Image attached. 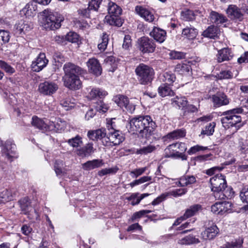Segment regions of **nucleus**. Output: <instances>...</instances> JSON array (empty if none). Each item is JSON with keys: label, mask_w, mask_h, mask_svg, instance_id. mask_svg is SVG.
I'll return each mask as SVG.
<instances>
[{"label": "nucleus", "mask_w": 248, "mask_h": 248, "mask_svg": "<svg viewBox=\"0 0 248 248\" xmlns=\"http://www.w3.org/2000/svg\"><path fill=\"white\" fill-rule=\"evenodd\" d=\"M36 9V5L34 2H29L20 11V14L24 15L26 17L32 16Z\"/></svg>", "instance_id": "c756f323"}, {"label": "nucleus", "mask_w": 248, "mask_h": 248, "mask_svg": "<svg viewBox=\"0 0 248 248\" xmlns=\"http://www.w3.org/2000/svg\"><path fill=\"white\" fill-rule=\"evenodd\" d=\"M170 86V85L167 84H161L158 88V93L159 95L162 97L174 95V93Z\"/></svg>", "instance_id": "bb28decb"}, {"label": "nucleus", "mask_w": 248, "mask_h": 248, "mask_svg": "<svg viewBox=\"0 0 248 248\" xmlns=\"http://www.w3.org/2000/svg\"><path fill=\"white\" fill-rule=\"evenodd\" d=\"M107 133L105 128H102L94 130L89 131L87 136L90 140L94 141L101 140L104 145V141L106 140L104 139L105 137H107Z\"/></svg>", "instance_id": "a211bd4d"}, {"label": "nucleus", "mask_w": 248, "mask_h": 248, "mask_svg": "<svg viewBox=\"0 0 248 248\" xmlns=\"http://www.w3.org/2000/svg\"><path fill=\"white\" fill-rule=\"evenodd\" d=\"M181 153L176 150L175 151L169 150L166 152V148L165 149V157H166L179 158Z\"/></svg>", "instance_id": "bf43d9fd"}, {"label": "nucleus", "mask_w": 248, "mask_h": 248, "mask_svg": "<svg viewBox=\"0 0 248 248\" xmlns=\"http://www.w3.org/2000/svg\"><path fill=\"white\" fill-rule=\"evenodd\" d=\"M212 191H221L229 188L225 176L222 174H217L210 179Z\"/></svg>", "instance_id": "1a4fd4ad"}, {"label": "nucleus", "mask_w": 248, "mask_h": 248, "mask_svg": "<svg viewBox=\"0 0 248 248\" xmlns=\"http://www.w3.org/2000/svg\"><path fill=\"white\" fill-rule=\"evenodd\" d=\"M175 148H178L181 152H185L186 150V144L185 143L180 142V143H175L169 145L166 148V152L169 150H172L173 151H175Z\"/></svg>", "instance_id": "58836bf2"}, {"label": "nucleus", "mask_w": 248, "mask_h": 248, "mask_svg": "<svg viewBox=\"0 0 248 248\" xmlns=\"http://www.w3.org/2000/svg\"><path fill=\"white\" fill-rule=\"evenodd\" d=\"M216 28L215 26H210L203 32L202 35L206 37L214 38L216 36Z\"/></svg>", "instance_id": "09e8293b"}, {"label": "nucleus", "mask_w": 248, "mask_h": 248, "mask_svg": "<svg viewBox=\"0 0 248 248\" xmlns=\"http://www.w3.org/2000/svg\"><path fill=\"white\" fill-rule=\"evenodd\" d=\"M0 68L9 75H12L16 72L15 69L13 67L2 60H0Z\"/></svg>", "instance_id": "c03bdc74"}, {"label": "nucleus", "mask_w": 248, "mask_h": 248, "mask_svg": "<svg viewBox=\"0 0 248 248\" xmlns=\"http://www.w3.org/2000/svg\"><path fill=\"white\" fill-rule=\"evenodd\" d=\"M107 10L109 16H107L105 19L110 25L121 27L123 25L122 20L119 16L122 13V9L115 3L108 0Z\"/></svg>", "instance_id": "423d86ee"}, {"label": "nucleus", "mask_w": 248, "mask_h": 248, "mask_svg": "<svg viewBox=\"0 0 248 248\" xmlns=\"http://www.w3.org/2000/svg\"><path fill=\"white\" fill-rule=\"evenodd\" d=\"M64 75L62 78L63 85L72 91H76L82 87V82L79 77L84 74L85 71L80 67L72 62H66L63 66Z\"/></svg>", "instance_id": "f03ea898"}, {"label": "nucleus", "mask_w": 248, "mask_h": 248, "mask_svg": "<svg viewBox=\"0 0 248 248\" xmlns=\"http://www.w3.org/2000/svg\"><path fill=\"white\" fill-rule=\"evenodd\" d=\"M213 103V107L217 108L223 106H226L230 103V99L223 92H217L210 97Z\"/></svg>", "instance_id": "9b49d317"}, {"label": "nucleus", "mask_w": 248, "mask_h": 248, "mask_svg": "<svg viewBox=\"0 0 248 248\" xmlns=\"http://www.w3.org/2000/svg\"><path fill=\"white\" fill-rule=\"evenodd\" d=\"M243 113L244 110L242 107H237L223 112L222 115L223 117L221 119L223 126L227 128L231 127L239 128L243 125L240 114Z\"/></svg>", "instance_id": "20e7f679"}, {"label": "nucleus", "mask_w": 248, "mask_h": 248, "mask_svg": "<svg viewBox=\"0 0 248 248\" xmlns=\"http://www.w3.org/2000/svg\"><path fill=\"white\" fill-rule=\"evenodd\" d=\"M63 161L56 160L54 164V170L57 175H61L62 173V168L63 167Z\"/></svg>", "instance_id": "6e6d98bb"}, {"label": "nucleus", "mask_w": 248, "mask_h": 248, "mask_svg": "<svg viewBox=\"0 0 248 248\" xmlns=\"http://www.w3.org/2000/svg\"><path fill=\"white\" fill-rule=\"evenodd\" d=\"M191 62L180 63L176 65L175 71L182 75L190 76L192 75Z\"/></svg>", "instance_id": "b1692460"}, {"label": "nucleus", "mask_w": 248, "mask_h": 248, "mask_svg": "<svg viewBox=\"0 0 248 248\" xmlns=\"http://www.w3.org/2000/svg\"><path fill=\"white\" fill-rule=\"evenodd\" d=\"M146 167L140 168L134 170L130 172V174L133 178H137L143 174L146 170Z\"/></svg>", "instance_id": "680f3d73"}, {"label": "nucleus", "mask_w": 248, "mask_h": 248, "mask_svg": "<svg viewBox=\"0 0 248 248\" xmlns=\"http://www.w3.org/2000/svg\"><path fill=\"white\" fill-rule=\"evenodd\" d=\"M63 20V17L58 13L45 10L41 15L39 22L44 29L55 30L60 28Z\"/></svg>", "instance_id": "7ed1b4c3"}, {"label": "nucleus", "mask_w": 248, "mask_h": 248, "mask_svg": "<svg viewBox=\"0 0 248 248\" xmlns=\"http://www.w3.org/2000/svg\"><path fill=\"white\" fill-rule=\"evenodd\" d=\"M93 107L97 111L106 112L108 109L107 105L105 104L102 100H99L94 103Z\"/></svg>", "instance_id": "8fccbe9b"}, {"label": "nucleus", "mask_w": 248, "mask_h": 248, "mask_svg": "<svg viewBox=\"0 0 248 248\" xmlns=\"http://www.w3.org/2000/svg\"><path fill=\"white\" fill-rule=\"evenodd\" d=\"M15 28L16 30V33L19 34L26 33V32L30 30V26L24 21H20L15 25Z\"/></svg>", "instance_id": "e433bc0d"}, {"label": "nucleus", "mask_w": 248, "mask_h": 248, "mask_svg": "<svg viewBox=\"0 0 248 248\" xmlns=\"http://www.w3.org/2000/svg\"><path fill=\"white\" fill-rule=\"evenodd\" d=\"M182 34L186 36L189 39H192L196 37L197 31L194 28L186 27L183 30Z\"/></svg>", "instance_id": "ea45409f"}, {"label": "nucleus", "mask_w": 248, "mask_h": 248, "mask_svg": "<svg viewBox=\"0 0 248 248\" xmlns=\"http://www.w3.org/2000/svg\"><path fill=\"white\" fill-rule=\"evenodd\" d=\"M53 59L55 62V65L57 67L61 65L63 62L65 61L64 57L60 52L56 51L53 55Z\"/></svg>", "instance_id": "37998d69"}, {"label": "nucleus", "mask_w": 248, "mask_h": 248, "mask_svg": "<svg viewBox=\"0 0 248 248\" xmlns=\"http://www.w3.org/2000/svg\"><path fill=\"white\" fill-rule=\"evenodd\" d=\"M138 47L142 53H153L155 51L156 45L153 39L143 36L138 40Z\"/></svg>", "instance_id": "6e6552de"}, {"label": "nucleus", "mask_w": 248, "mask_h": 248, "mask_svg": "<svg viewBox=\"0 0 248 248\" xmlns=\"http://www.w3.org/2000/svg\"><path fill=\"white\" fill-rule=\"evenodd\" d=\"M66 42L72 43H78L79 41V36L76 32L70 31L65 35Z\"/></svg>", "instance_id": "49530a36"}, {"label": "nucleus", "mask_w": 248, "mask_h": 248, "mask_svg": "<svg viewBox=\"0 0 248 248\" xmlns=\"http://www.w3.org/2000/svg\"><path fill=\"white\" fill-rule=\"evenodd\" d=\"M68 143L73 147H78L82 144V138L77 135L76 137L68 140Z\"/></svg>", "instance_id": "a18cd8bd"}, {"label": "nucleus", "mask_w": 248, "mask_h": 248, "mask_svg": "<svg viewBox=\"0 0 248 248\" xmlns=\"http://www.w3.org/2000/svg\"><path fill=\"white\" fill-rule=\"evenodd\" d=\"M115 102L121 108H124L128 104V98L123 95H118L114 98Z\"/></svg>", "instance_id": "4c0bfd02"}, {"label": "nucleus", "mask_w": 248, "mask_h": 248, "mask_svg": "<svg viewBox=\"0 0 248 248\" xmlns=\"http://www.w3.org/2000/svg\"><path fill=\"white\" fill-rule=\"evenodd\" d=\"M128 131L132 134L138 133L139 137L148 139L156 127V124L149 115H138L128 120Z\"/></svg>", "instance_id": "f257e3e1"}, {"label": "nucleus", "mask_w": 248, "mask_h": 248, "mask_svg": "<svg viewBox=\"0 0 248 248\" xmlns=\"http://www.w3.org/2000/svg\"><path fill=\"white\" fill-rule=\"evenodd\" d=\"M216 126V123L212 122L208 124L201 132L202 135H206L210 136L213 135L214 132V128Z\"/></svg>", "instance_id": "de8ad7c7"}, {"label": "nucleus", "mask_w": 248, "mask_h": 248, "mask_svg": "<svg viewBox=\"0 0 248 248\" xmlns=\"http://www.w3.org/2000/svg\"><path fill=\"white\" fill-rule=\"evenodd\" d=\"M239 196L243 202L248 203V186H245L242 189Z\"/></svg>", "instance_id": "5fc2aeb1"}, {"label": "nucleus", "mask_w": 248, "mask_h": 248, "mask_svg": "<svg viewBox=\"0 0 248 248\" xmlns=\"http://www.w3.org/2000/svg\"><path fill=\"white\" fill-rule=\"evenodd\" d=\"M169 55L170 58L173 60H181L186 58V53L180 51H171Z\"/></svg>", "instance_id": "864d4df0"}, {"label": "nucleus", "mask_w": 248, "mask_h": 248, "mask_svg": "<svg viewBox=\"0 0 248 248\" xmlns=\"http://www.w3.org/2000/svg\"><path fill=\"white\" fill-rule=\"evenodd\" d=\"M196 182V177L193 175H185L180 178L179 184L181 186H187Z\"/></svg>", "instance_id": "72a5a7b5"}, {"label": "nucleus", "mask_w": 248, "mask_h": 248, "mask_svg": "<svg viewBox=\"0 0 248 248\" xmlns=\"http://www.w3.org/2000/svg\"><path fill=\"white\" fill-rule=\"evenodd\" d=\"M58 88V85L56 83L46 81L39 84L38 91L44 95L50 96L57 92Z\"/></svg>", "instance_id": "f8f14e48"}, {"label": "nucleus", "mask_w": 248, "mask_h": 248, "mask_svg": "<svg viewBox=\"0 0 248 248\" xmlns=\"http://www.w3.org/2000/svg\"><path fill=\"white\" fill-rule=\"evenodd\" d=\"M116 172V170H115L113 168H109V169H102L101 170H99L98 172V174L100 176H103L104 175L110 174V173H115Z\"/></svg>", "instance_id": "69168bd1"}, {"label": "nucleus", "mask_w": 248, "mask_h": 248, "mask_svg": "<svg viewBox=\"0 0 248 248\" xmlns=\"http://www.w3.org/2000/svg\"><path fill=\"white\" fill-rule=\"evenodd\" d=\"M104 165L102 159H93L82 164V168L85 170H90L99 168Z\"/></svg>", "instance_id": "393cba45"}, {"label": "nucleus", "mask_w": 248, "mask_h": 248, "mask_svg": "<svg viewBox=\"0 0 248 248\" xmlns=\"http://www.w3.org/2000/svg\"><path fill=\"white\" fill-rule=\"evenodd\" d=\"M233 77L232 73L230 70H223L217 75L218 79H231Z\"/></svg>", "instance_id": "603ef678"}, {"label": "nucleus", "mask_w": 248, "mask_h": 248, "mask_svg": "<svg viewBox=\"0 0 248 248\" xmlns=\"http://www.w3.org/2000/svg\"><path fill=\"white\" fill-rule=\"evenodd\" d=\"M209 17L212 22L217 24H222L228 21L225 16L214 11L211 12Z\"/></svg>", "instance_id": "a878e982"}, {"label": "nucleus", "mask_w": 248, "mask_h": 248, "mask_svg": "<svg viewBox=\"0 0 248 248\" xmlns=\"http://www.w3.org/2000/svg\"><path fill=\"white\" fill-rule=\"evenodd\" d=\"M233 57V53L231 49L229 47H224L218 50L217 54V60L218 62L224 61H229Z\"/></svg>", "instance_id": "6ab92c4d"}, {"label": "nucleus", "mask_w": 248, "mask_h": 248, "mask_svg": "<svg viewBox=\"0 0 248 248\" xmlns=\"http://www.w3.org/2000/svg\"><path fill=\"white\" fill-rule=\"evenodd\" d=\"M182 15L184 18L187 21L193 20L195 18V15L194 12L190 10H187L183 12Z\"/></svg>", "instance_id": "4d7b16f0"}, {"label": "nucleus", "mask_w": 248, "mask_h": 248, "mask_svg": "<svg viewBox=\"0 0 248 248\" xmlns=\"http://www.w3.org/2000/svg\"><path fill=\"white\" fill-rule=\"evenodd\" d=\"M241 8L235 5H230L226 9V13L232 20H238L240 21L243 19V14L241 11Z\"/></svg>", "instance_id": "f3484780"}, {"label": "nucleus", "mask_w": 248, "mask_h": 248, "mask_svg": "<svg viewBox=\"0 0 248 248\" xmlns=\"http://www.w3.org/2000/svg\"><path fill=\"white\" fill-rule=\"evenodd\" d=\"M219 229L217 225L212 222H209L205 230L202 232V235L204 239H214L219 233Z\"/></svg>", "instance_id": "4468645a"}, {"label": "nucleus", "mask_w": 248, "mask_h": 248, "mask_svg": "<svg viewBox=\"0 0 248 248\" xmlns=\"http://www.w3.org/2000/svg\"><path fill=\"white\" fill-rule=\"evenodd\" d=\"M139 193H133L129 197L127 198V200L131 201V204L132 205H135L138 204L141 201L139 197H138Z\"/></svg>", "instance_id": "0e129e2a"}, {"label": "nucleus", "mask_w": 248, "mask_h": 248, "mask_svg": "<svg viewBox=\"0 0 248 248\" xmlns=\"http://www.w3.org/2000/svg\"><path fill=\"white\" fill-rule=\"evenodd\" d=\"M87 65L90 73L98 77L101 75L102 68L98 60L93 58L89 59L87 62Z\"/></svg>", "instance_id": "2eb2a0df"}, {"label": "nucleus", "mask_w": 248, "mask_h": 248, "mask_svg": "<svg viewBox=\"0 0 248 248\" xmlns=\"http://www.w3.org/2000/svg\"><path fill=\"white\" fill-rule=\"evenodd\" d=\"M102 0H91L89 3V8L97 11L101 3Z\"/></svg>", "instance_id": "052dcab7"}, {"label": "nucleus", "mask_w": 248, "mask_h": 248, "mask_svg": "<svg viewBox=\"0 0 248 248\" xmlns=\"http://www.w3.org/2000/svg\"><path fill=\"white\" fill-rule=\"evenodd\" d=\"M95 150L93 147V143H88L77 150L78 155L83 158L92 155Z\"/></svg>", "instance_id": "412c9836"}, {"label": "nucleus", "mask_w": 248, "mask_h": 248, "mask_svg": "<svg viewBox=\"0 0 248 248\" xmlns=\"http://www.w3.org/2000/svg\"><path fill=\"white\" fill-rule=\"evenodd\" d=\"M172 104L173 106L177 107L179 108H181L184 110L187 104V101L184 96L180 97L176 96L175 98L172 99Z\"/></svg>", "instance_id": "f704fd0d"}, {"label": "nucleus", "mask_w": 248, "mask_h": 248, "mask_svg": "<svg viewBox=\"0 0 248 248\" xmlns=\"http://www.w3.org/2000/svg\"><path fill=\"white\" fill-rule=\"evenodd\" d=\"M16 196V193H12V190L5 189L2 191L0 192V203H5L13 200Z\"/></svg>", "instance_id": "c85d7f7f"}, {"label": "nucleus", "mask_w": 248, "mask_h": 248, "mask_svg": "<svg viewBox=\"0 0 248 248\" xmlns=\"http://www.w3.org/2000/svg\"><path fill=\"white\" fill-rule=\"evenodd\" d=\"M150 35L156 42L162 43L166 39V32L165 30L159 28L154 27L153 30L150 32Z\"/></svg>", "instance_id": "aec40b11"}, {"label": "nucleus", "mask_w": 248, "mask_h": 248, "mask_svg": "<svg viewBox=\"0 0 248 248\" xmlns=\"http://www.w3.org/2000/svg\"><path fill=\"white\" fill-rule=\"evenodd\" d=\"M216 199L218 200H224L231 199L234 195V191L231 187L225 188L221 191H213Z\"/></svg>", "instance_id": "5701e85b"}, {"label": "nucleus", "mask_w": 248, "mask_h": 248, "mask_svg": "<svg viewBox=\"0 0 248 248\" xmlns=\"http://www.w3.org/2000/svg\"><path fill=\"white\" fill-rule=\"evenodd\" d=\"M135 71L140 84L146 85L152 83L155 78V71L152 67L140 63L136 67Z\"/></svg>", "instance_id": "39448f33"}, {"label": "nucleus", "mask_w": 248, "mask_h": 248, "mask_svg": "<svg viewBox=\"0 0 248 248\" xmlns=\"http://www.w3.org/2000/svg\"><path fill=\"white\" fill-rule=\"evenodd\" d=\"M156 149V147L151 144H149L147 146L143 147L139 149H138L136 152L137 154L140 155H147L151 153Z\"/></svg>", "instance_id": "a19ab883"}, {"label": "nucleus", "mask_w": 248, "mask_h": 248, "mask_svg": "<svg viewBox=\"0 0 248 248\" xmlns=\"http://www.w3.org/2000/svg\"><path fill=\"white\" fill-rule=\"evenodd\" d=\"M108 132L107 137L105 138L104 145L105 146H116L121 143L124 140V137L119 130H116L112 126V123L108 126Z\"/></svg>", "instance_id": "0eeeda50"}, {"label": "nucleus", "mask_w": 248, "mask_h": 248, "mask_svg": "<svg viewBox=\"0 0 248 248\" xmlns=\"http://www.w3.org/2000/svg\"><path fill=\"white\" fill-rule=\"evenodd\" d=\"M168 196V194H162L160 196L157 197L151 203L153 205H156L159 204L161 202L165 200L167 196Z\"/></svg>", "instance_id": "774afa93"}, {"label": "nucleus", "mask_w": 248, "mask_h": 248, "mask_svg": "<svg viewBox=\"0 0 248 248\" xmlns=\"http://www.w3.org/2000/svg\"><path fill=\"white\" fill-rule=\"evenodd\" d=\"M10 33L4 30H0V46L8 43L10 39Z\"/></svg>", "instance_id": "3c124183"}, {"label": "nucleus", "mask_w": 248, "mask_h": 248, "mask_svg": "<svg viewBox=\"0 0 248 248\" xmlns=\"http://www.w3.org/2000/svg\"><path fill=\"white\" fill-rule=\"evenodd\" d=\"M186 134V132L185 129H179L168 133L166 136L164 137L163 138H167L171 140L178 139L180 138L184 137Z\"/></svg>", "instance_id": "2f4dec72"}, {"label": "nucleus", "mask_w": 248, "mask_h": 248, "mask_svg": "<svg viewBox=\"0 0 248 248\" xmlns=\"http://www.w3.org/2000/svg\"><path fill=\"white\" fill-rule=\"evenodd\" d=\"M163 80L165 82V84L172 86L176 79L175 74L171 72L167 71L164 73L163 75Z\"/></svg>", "instance_id": "c9c22d12"}, {"label": "nucleus", "mask_w": 248, "mask_h": 248, "mask_svg": "<svg viewBox=\"0 0 248 248\" xmlns=\"http://www.w3.org/2000/svg\"><path fill=\"white\" fill-rule=\"evenodd\" d=\"M198 111L197 108L194 106L193 105L191 104H186V108H185L184 109V115H186L188 113L191 112H195Z\"/></svg>", "instance_id": "e2e57ef3"}, {"label": "nucleus", "mask_w": 248, "mask_h": 248, "mask_svg": "<svg viewBox=\"0 0 248 248\" xmlns=\"http://www.w3.org/2000/svg\"><path fill=\"white\" fill-rule=\"evenodd\" d=\"M232 207V204L229 202H217L211 206V211L216 214L223 215L230 212Z\"/></svg>", "instance_id": "ddd939ff"}, {"label": "nucleus", "mask_w": 248, "mask_h": 248, "mask_svg": "<svg viewBox=\"0 0 248 248\" xmlns=\"http://www.w3.org/2000/svg\"><path fill=\"white\" fill-rule=\"evenodd\" d=\"M131 45V36L129 35H125L123 44V47L125 49H128Z\"/></svg>", "instance_id": "338daca9"}, {"label": "nucleus", "mask_w": 248, "mask_h": 248, "mask_svg": "<svg viewBox=\"0 0 248 248\" xmlns=\"http://www.w3.org/2000/svg\"><path fill=\"white\" fill-rule=\"evenodd\" d=\"M21 211L25 214H28L31 210V202L28 197H25L18 202Z\"/></svg>", "instance_id": "473e14b6"}, {"label": "nucleus", "mask_w": 248, "mask_h": 248, "mask_svg": "<svg viewBox=\"0 0 248 248\" xmlns=\"http://www.w3.org/2000/svg\"><path fill=\"white\" fill-rule=\"evenodd\" d=\"M135 11L146 21L151 22L154 20V15L148 10L141 6H136Z\"/></svg>", "instance_id": "4be33fe9"}, {"label": "nucleus", "mask_w": 248, "mask_h": 248, "mask_svg": "<svg viewBox=\"0 0 248 248\" xmlns=\"http://www.w3.org/2000/svg\"><path fill=\"white\" fill-rule=\"evenodd\" d=\"M0 148L2 152V155L7 159L10 162L13 161L14 158L16 157V146L10 141H6L4 143H1Z\"/></svg>", "instance_id": "9d476101"}, {"label": "nucleus", "mask_w": 248, "mask_h": 248, "mask_svg": "<svg viewBox=\"0 0 248 248\" xmlns=\"http://www.w3.org/2000/svg\"><path fill=\"white\" fill-rule=\"evenodd\" d=\"M31 124L36 128L42 130H47L48 129V125L41 119L36 116L32 117Z\"/></svg>", "instance_id": "7c9ffc66"}, {"label": "nucleus", "mask_w": 248, "mask_h": 248, "mask_svg": "<svg viewBox=\"0 0 248 248\" xmlns=\"http://www.w3.org/2000/svg\"><path fill=\"white\" fill-rule=\"evenodd\" d=\"M109 40L108 35L106 32H103L101 38V42L98 45V48L101 51H104L107 46Z\"/></svg>", "instance_id": "79ce46f5"}, {"label": "nucleus", "mask_w": 248, "mask_h": 248, "mask_svg": "<svg viewBox=\"0 0 248 248\" xmlns=\"http://www.w3.org/2000/svg\"><path fill=\"white\" fill-rule=\"evenodd\" d=\"M48 61L46 58L44 53H40L35 61L31 65L32 69L35 72H40L46 66Z\"/></svg>", "instance_id": "dca6fc26"}, {"label": "nucleus", "mask_w": 248, "mask_h": 248, "mask_svg": "<svg viewBox=\"0 0 248 248\" xmlns=\"http://www.w3.org/2000/svg\"><path fill=\"white\" fill-rule=\"evenodd\" d=\"M208 149L207 147H203L202 146H200L199 145H197L191 147L189 150L187 151V153L190 155H193L195 154L196 153L200 151H204Z\"/></svg>", "instance_id": "13d9d810"}, {"label": "nucleus", "mask_w": 248, "mask_h": 248, "mask_svg": "<svg viewBox=\"0 0 248 248\" xmlns=\"http://www.w3.org/2000/svg\"><path fill=\"white\" fill-rule=\"evenodd\" d=\"M244 239L242 237H238L231 242H227L220 247V248H242Z\"/></svg>", "instance_id": "cd10ccee"}]
</instances>
